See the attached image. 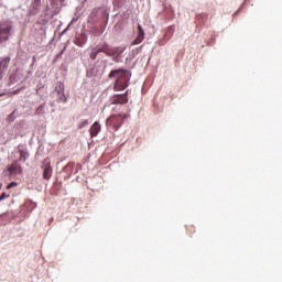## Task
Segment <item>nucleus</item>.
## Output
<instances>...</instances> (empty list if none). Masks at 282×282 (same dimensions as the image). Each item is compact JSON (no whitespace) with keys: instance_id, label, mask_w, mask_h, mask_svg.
Here are the masks:
<instances>
[{"instance_id":"f257e3e1","label":"nucleus","mask_w":282,"mask_h":282,"mask_svg":"<svg viewBox=\"0 0 282 282\" xmlns=\"http://www.w3.org/2000/svg\"><path fill=\"white\" fill-rule=\"evenodd\" d=\"M126 118H129V115L120 113V115H111L107 120H106V127L113 129V131H118L124 123Z\"/></svg>"},{"instance_id":"f03ea898","label":"nucleus","mask_w":282,"mask_h":282,"mask_svg":"<svg viewBox=\"0 0 282 282\" xmlns=\"http://www.w3.org/2000/svg\"><path fill=\"white\" fill-rule=\"evenodd\" d=\"M12 30V25L8 21L0 22V43H4L10 39V31Z\"/></svg>"},{"instance_id":"7ed1b4c3","label":"nucleus","mask_w":282,"mask_h":282,"mask_svg":"<svg viewBox=\"0 0 282 282\" xmlns=\"http://www.w3.org/2000/svg\"><path fill=\"white\" fill-rule=\"evenodd\" d=\"M111 105H127L129 102V90L124 94H117L110 97Z\"/></svg>"},{"instance_id":"20e7f679","label":"nucleus","mask_w":282,"mask_h":282,"mask_svg":"<svg viewBox=\"0 0 282 282\" xmlns=\"http://www.w3.org/2000/svg\"><path fill=\"white\" fill-rule=\"evenodd\" d=\"M108 78H116V80H122L124 78H129V70L124 68H119V69H112Z\"/></svg>"},{"instance_id":"39448f33","label":"nucleus","mask_w":282,"mask_h":282,"mask_svg":"<svg viewBox=\"0 0 282 282\" xmlns=\"http://www.w3.org/2000/svg\"><path fill=\"white\" fill-rule=\"evenodd\" d=\"M43 180H50L52 177V161L50 160V158L44 159L43 161Z\"/></svg>"},{"instance_id":"423d86ee","label":"nucleus","mask_w":282,"mask_h":282,"mask_svg":"<svg viewBox=\"0 0 282 282\" xmlns=\"http://www.w3.org/2000/svg\"><path fill=\"white\" fill-rule=\"evenodd\" d=\"M129 87V77L123 79H116L113 84V91H124Z\"/></svg>"},{"instance_id":"0eeeda50","label":"nucleus","mask_w":282,"mask_h":282,"mask_svg":"<svg viewBox=\"0 0 282 282\" xmlns=\"http://www.w3.org/2000/svg\"><path fill=\"white\" fill-rule=\"evenodd\" d=\"M55 91L57 94V102H67V97L65 96V85L63 83L57 84Z\"/></svg>"},{"instance_id":"6e6552de","label":"nucleus","mask_w":282,"mask_h":282,"mask_svg":"<svg viewBox=\"0 0 282 282\" xmlns=\"http://www.w3.org/2000/svg\"><path fill=\"white\" fill-rule=\"evenodd\" d=\"M124 52V47L122 46H109L108 56H112L115 63H118V56Z\"/></svg>"},{"instance_id":"1a4fd4ad","label":"nucleus","mask_w":282,"mask_h":282,"mask_svg":"<svg viewBox=\"0 0 282 282\" xmlns=\"http://www.w3.org/2000/svg\"><path fill=\"white\" fill-rule=\"evenodd\" d=\"M10 175H21L23 173V169L21 167V164H19V161H14L8 169Z\"/></svg>"},{"instance_id":"9d476101","label":"nucleus","mask_w":282,"mask_h":282,"mask_svg":"<svg viewBox=\"0 0 282 282\" xmlns=\"http://www.w3.org/2000/svg\"><path fill=\"white\" fill-rule=\"evenodd\" d=\"M39 10H41V0H34L29 10V14L35 17V14H39Z\"/></svg>"},{"instance_id":"9b49d317","label":"nucleus","mask_w":282,"mask_h":282,"mask_svg":"<svg viewBox=\"0 0 282 282\" xmlns=\"http://www.w3.org/2000/svg\"><path fill=\"white\" fill-rule=\"evenodd\" d=\"M101 129L102 127L100 126V122L95 121L89 129L90 137L96 138L100 133Z\"/></svg>"},{"instance_id":"f8f14e48","label":"nucleus","mask_w":282,"mask_h":282,"mask_svg":"<svg viewBox=\"0 0 282 282\" xmlns=\"http://www.w3.org/2000/svg\"><path fill=\"white\" fill-rule=\"evenodd\" d=\"M138 30H139V35L135 40H133L131 42V45H140V43H142V41H144V29H142V25H138Z\"/></svg>"},{"instance_id":"ddd939ff","label":"nucleus","mask_w":282,"mask_h":282,"mask_svg":"<svg viewBox=\"0 0 282 282\" xmlns=\"http://www.w3.org/2000/svg\"><path fill=\"white\" fill-rule=\"evenodd\" d=\"M10 61H11L10 56L2 57V58L0 59V69H1L3 73L8 72V67H10Z\"/></svg>"},{"instance_id":"4468645a","label":"nucleus","mask_w":282,"mask_h":282,"mask_svg":"<svg viewBox=\"0 0 282 282\" xmlns=\"http://www.w3.org/2000/svg\"><path fill=\"white\" fill-rule=\"evenodd\" d=\"M74 43L78 47H83V45L87 43V33H82L78 37L75 39Z\"/></svg>"},{"instance_id":"2eb2a0df","label":"nucleus","mask_w":282,"mask_h":282,"mask_svg":"<svg viewBox=\"0 0 282 282\" xmlns=\"http://www.w3.org/2000/svg\"><path fill=\"white\" fill-rule=\"evenodd\" d=\"M96 50L99 54L104 53L106 54V56H109V44L105 43L100 47H97Z\"/></svg>"},{"instance_id":"dca6fc26","label":"nucleus","mask_w":282,"mask_h":282,"mask_svg":"<svg viewBox=\"0 0 282 282\" xmlns=\"http://www.w3.org/2000/svg\"><path fill=\"white\" fill-rule=\"evenodd\" d=\"M98 50L97 48H93L91 53H90V58L91 61H96V58L98 57Z\"/></svg>"},{"instance_id":"f3484780","label":"nucleus","mask_w":282,"mask_h":282,"mask_svg":"<svg viewBox=\"0 0 282 282\" xmlns=\"http://www.w3.org/2000/svg\"><path fill=\"white\" fill-rule=\"evenodd\" d=\"M87 124H89V120L85 119L84 121H82V122L77 126V129H85V127H87Z\"/></svg>"},{"instance_id":"a211bd4d","label":"nucleus","mask_w":282,"mask_h":282,"mask_svg":"<svg viewBox=\"0 0 282 282\" xmlns=\"http://www.w3.org/2000/svg\"><path fill=\"white\" fill-rule=\"evenodd\" d=\"M186 230H187L188 235H193V232H195V226L189 225L186 227Z\"/></svg>"},{"instance_id":"6ab92c4d","label":"nucleus","mask_w":282,"mask_h":282,"mask_svg":"<svg viewBox=\"0 0 282 282\" xmlns=\"http://www.w3.org/2000/svg\"><path fill=\"white\" fill-rule=\"evenodd\" d=\"M8 197H10V194H8V193H2L1 195H0V202H3V199H8Z\"/></svg>"},{"instance_id":"aec40b11","label":"nucleus","mask_w":282,"mask_h":282,"mask_svg":"<svg viewBox=\"0 0 282 282\" xmlns=\"http://www.w3.org/2000/svg\"><path fill=\"white\" fill-rule=\"evenodd\" d=\"M21 160H23L25 162L26 158H25V152L20 151V159L19 162H21Z\"/></svg>"},{"instance_id":"412c9836","label":"nucleus","mask_w":282,"mask_h":282,"mask_svg":"<svg viewBox=\"0 0 282 282\" xmlns=\"http://www.w3.org/2000/svg\"><path fill=\"white\" fill-rule=\"evenodd\" d=\"M21 89L13 90L11 93H8V96H17V94H20Z\"/></svg>"},{"instance_id":"4be33fe9","label":"nucleus","mask_w":282,"mask_h":282,"mask_svg":"<svg viewBox=\"0 0 282 282\" xmlns=\"http://www.w3.org/2000/svg\"><path fill=\"white\" fill-rule=\"evenodd\" d=\"M13 186H17V182H11V183L7 186L8 191H10V188H12Z\"/></svg>"},{"instance_id":"5701e85b","label":"nucleus","mask_w":282,"mask_h":282,"mask_svg":"<svg viewBox=\"0 0 282 282\" xmlns=\"http://www.w3.org/2000/svg\"><path fill=\"white\" fill-rule=\"evenodd\" d=\"M9 120H11V121L14 120V111L11 115H9Z\"/></svg>"},{"instance_id":"b1692460","label":"nucleus","mask_w":282,"mask_h":282,"mask_svg":"<svg viewBox=\"0 0 282 282\" xmlns=\"http://www.w3.org/2000/svg\"><path fill=\"white\" fill-rule=\"evenodd\" d=\"M63 52H65L64 50L59 52V54L56 55V58H61V56H63Z\"/></svg>"},{"instance_id":"393cba45","label":"nucleus","mask_w":282,"mask_h":282,"mask_svg":"<svg viewBox=\"0 0 282 282\" xmlns=\"http://www.w3.org/2000/svg\"><path fill=\"white\" fill-rule=\"evenodd\" d=\"M3 72L0 69V80H2L3 79Z\"/></svg>"},{"instance_id":"a878e982","label":"nucleus","mask_w":282,"mask_h":282,"mask_svg":"<svg viewBox=\"0 0 282 282\" xmlns=\"http://www.w3.org/2000/svg\"><path fill=\"white\" fill-rule=\"evenodd\" d=\"M1 96H3V95H0V98H1Z\"/></svg>"}]
</instances>
